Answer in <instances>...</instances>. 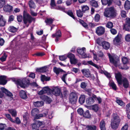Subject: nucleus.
Returning <instances> with one entry per match:
<instances>
[{
	"label": "nucleus",
	"mask_w": 130,
	"mask_h": 130,
	"mask_svg": "<svg viewBox=\"0 0 130 130\" xmlns=\"http://www.w3.org/2000/svg\"><path fill=\"white\" fill-rule=\"evenodd\" d=\"M116 12L113 7L107 8L105 9L104 15L107 17L114 18L116 16Z\"/></svg>",
	"instance_id": "obj_1"
},
{
	"label": "nucleus",
	"mask_w": 130,
	"mask_h": 130,
	"mask_svg": "<svg viewBox=\"0 0 130 130\" xmlns=\"http://www.w3.org/2000/svg\"><path fill=\"white\" fill-rule=\"evenodd\" d=\"M67 56L68 58H70L71 64H75L77 63V60L75 58V56L74 55L72 54H70L67 56L65 55L59 56V58L61 60H64L67 58Z\"/></svg>",
	"instance_id": "obj_2"
},
{
	"label": "nucleus",
	"mask_w": 130,
	"mask_h": 130,
	"mask_svg": "<svg viewBox=\"0 0 130 130\" xmlns=\"http://www.w3.org/2000/svg\"><path fill=\"white\" fill-rule=\"evenodd\" d=\"M28 82L29 81L28 79L26 78H24L21 80L20 79H17L15 83L21 87L24 88L27 87Z\"/></svg>",
	"instance_id": "obj_3"
},
{
	"label": "nucleus",
	"mask_w": 130,
	"mask_h": 130,
	"mask_svg": "<svg viewBox=\"0 0 130 130\" xmlns=\"http://www.w3.org/2000/svg\"><path fill=\"white\" fill-rule=\"evenodd\" d=\"M110 61L115 66H117L119 61V60L118 57L115 55H111L109 53L108 54Z\"/></svg>",
	"instance_id": "obj_4"
},
{
	"label": "nucleus",
	"mask_w": 130,
	"mask_h": 130,
	"mask_svg": "<svg viewBox=\"0 0 130 130\" xmlns=\"http://www.w3.org/2000/svg\"><path fill=\"white\" fill-rule=\"evenodd\" d=\"M77 96L75 92H72L70 94L69 97V101L72 104H74L76 102L77 99Z\"/></svg>",
	"instance_id": "obj_5"
},
{
	"label": "nucleus",
	"mask_w": 130,
	"mask_h": 130,
	"mask_svg": "<svg viewBox=\"0 0 130 130\" xmlns=\"http://www.w3.org/2000/svg\"><path fill=\"white\" fill-rule=\"evenodd\" d=\"M23 18L24 22L25 24H26L28 22L30 23L33 20V18L31 16L25 11L24 12Z\"/></svg>",
	"instance_id": "obj_6"
},
{
	"label": "nucleus",
	"mask_w": 130,
	"mask_h": 130,
	"mask_svg": "<svg viewBox=\"0 0 130 130\" xmlns=\"http://www.w3.org/2000/svg\"><path fill=\"white\" fill-rule=\"evenodd\" d=\"M86 49L85 47H83L82 48H78L77 51L78 53L83 58H86L89 57V56L85 53Z\"/></svg>",
	"instance_id": "obj_7"
},
{
	"label": "nucleus",
	"mask_w": 130,
	"mask_h": 130,
	"mask_svg": "<svg viewBox=\"0 0 130 130\" xmlns=\"http://www.w3.org/2000/svg\"><path fill=\"white\" fill-rule=\"evenodd\" d=\"M105 31V28L102 26L98 27L96 29V32L99 36L103 34L104 33Z\"/></svg>",
	"instance_id": "obj_8"
},
{
	"label": "nucleus",
	"mask_w": 130,
	"mask_h": 130,
	"mask_svg": "<svg viewBox=\"0 0 130 130\" xmlns=\"http://www.w3.org/2000/svg\"><path fill=\"white\" fill-rule=\"evenodd\" d=\"M126 24L123 26V29L125 30L129 31H130V18H127L126 19Z\"/></svg>",
	"instance_id": "obj_9"
},
{
	"label": "nucleus",
	"mask_w": 130,
	"mask_h": 130,
	"mask_svg": "<svg viewBox=\"0 0 130 130\" xmlns=\"http://www.w3.org/2000/svg\"><path fill=\"white\" fill-rule=\"evenodd\" d=\"M122 38V36L120 34L118 35L113 40V43L116 45L119 44L121 42V39Z\"/></svg>",
	"instance_id": "obj_10"
},
{
	"label": "nucleus",
	"mask_w": 130,
	"mask_h": 130,
	"mask_svg": "<svg viewBox=\"0 0 130 130\" xmlns=\"http://www.w3.org/2000/svg\"><path fill=\"white\" fill-rule=\"evenodd\" d=\"M120 118L117 114L114 113L113 114L112 118L111 120V121L120 123Z\"/></svg>",
	"instance_id": "obj_11"
},
{
	"label": "nucleus",
	"mask_w": 130,
	"mask_h": 130,
	"mask_svg": "<svg viewBox=\"0 0 130 130\" xmlns=\"http://www.w3.org/2000/svg\"><path fill=\"white\" fill-rule=\"evenodd\" d=\"M60 92V89L57 87H54L51 90V93H52L54 94L56 96H58L59 95Z\"/></svg>",
	"instance_id": "obj_12"
},
{
	"label": "nucleus",
	"mask_w": 130,
	"mask_h": 130,
	"mask_svg": "<svg viewBox=\"0 0 130 130\" xmlns=\"http://www.w3.org/2000/svg\"><path fill=\"white\" fill-rule=\"evenodd\" d=\"M51 89L48 87H44L43 89L38 93L39 95H42L43 93H51Z\"/></svg>",
	"instance_id": "obj_13"
},
{
	"label": "nucleus",
	"mask_w": 130,
	"mask_h": 130,
	"mask_svg": "<svg viewBox=\"0 0 130 130\" xmlns=\"http://www.w3.org/2000/svg\"><path fill=\"white\" fill-rule=\"evenodd\" d=\"M82 126L83 128H87L88 130H96V127L95 125H82Z\"/></svg>",
	"instance_id": "obj_14"
},
{
	"label": "nucleus",
	"mask_w": 130,
	"mask_h": 130,
	"mask_svg": "<svg viewBox=\"0 0 130 130\" xmlns=\"http://www.w3.org/2000/svg\"><path fill=\"white\" fill-rule=\"evenodd\" d=\"M1 89L3 92L5 93L7 95L11 98H12L13 96L12 94L8 90L3 87L1 88Z\"/></svg>",
	"instance_id": "obj_15"
},
{
	"label": "nucleus",
	"mask_w": 130,
	"mask_h": 130,
	"mask_svg": "<svg viewBox=\"0 0 130 130\" xmlns=\"http://www.w3.org/2000/svg\"><path fill=\"white\" fill-rule=\"evenodd\" d=\"M6 76H0V84L5 85L7 83Z\"/></svg>",
	"instance_id": "obj_16"
},
{
	"label": "nucleus",
	"mask_w": 130,
	"mask_h": 130,
	"mask_svg": "<svg viewBox=\"0 0 130 130\" xmlns=\"http://www.w3.org/2000/svg\"><path fill=\"white\" fill-rule=\"evenodd\" d=\"M53 37H56V39L55 40V41L57 42L59 40V38L61 36V33L60 31L59 30L57 31L55 34H53L52 35Z\"/></svg>",
	"instance_id": "obj_17"
},
{
	"label": "nucleus",
	"mask_w": 130,
	"mask_h": 130,
	"mask_svg": "<svg viewBox=\"0 0 130 130\" xmlns=\"http://www.w3.org/2000/svg\"><path fill=\"white\" fill-rule=\"evenodd\" d=\"M116 78L119 84H122L121 75L120 73H118L115 75Z\"/></svg>",
	"instance_id": "obj_18"
},
{
	"label": "nucleus",
	"mask_w": 130,
	"mask_h": 130,
	"mask_svg": "<svg viewBox=\"0 0 130 130\" xmlns=\"http://www.w3.org/2000/svg\"><path fill=\"white\" fill-rule=\"evenodd\" d=\"M20 97L23 99H25L27 97L26 92L24 91L21 90L19 92Z\"/></svg>",
	"instance_id": "obj_19"
},
{
	"label": "nucleus",
	"mask_w": 130,
	"mask_h": 130,
	"mask_svg": "<svg viewBox=\"0 0 130 130\" xmlns=\"http://www.w3.org/2000/svg\"><path fill=\"white\" fill-rule=\"evenodd\" d=\"M81 71L83 74L86 77H89L90 76V73L88 69H84L82 70Z\"/></svg>",
	"instance_id": "obj_20"
},
{
	"label": "nucleus",
	"mask_w": 130,
	"mask_h": 130,
	"mask_svg": "<svg viewBox=\"0 0 130 130\" xmlns=\"http://www.w3.org/2000/svg\"><path fill=\"white\" fill-rule=\"evenodd\" d=\"M94 101V97L89 98L86 99V102L87 104L88 105L93 104Z\"/></svg>",
	"instance_id": "obj_21"
},
{
	"label": "nucleus",
	"mask_w": 130,
	"mask_h": 130,
	"mask_svg": "<svg viewBox=\"0 0 130 130\" xmlns=\"http://www.w3.org/2000/svg\"><path fill=\"white\" fill-rule=\"evenodd\" d=\"M102 44L103 48L106 50L108 49L110 47V44L108 42L104 41L102 42Z\"/></svg>",
	"instance_id": "obj_22"
},
{
	"label": "nucleus",
	"mask_w": 130,
	"mask_h": 130,
	"mask_svg": "<svg viewBox=\"0 0 130 130\" xmlns=\"http://www.w3.org/2000/svg\"><path fill=\"white\" fill-rule=\"evenodd\" d=\"M4 11L6 12H9L12 9V7L9 5H6L3 8Z\"/></svg>",
	"instance_id": "obj_23"
},
{
	"label": "nucleus",
	"mask_w": 130,
	"mask_h": 130,
	"mask_svg": "<svg viewBox=\"0 0 130 130\" xmlns=\"http://www.w3.org/2000/svg\"><path fill=\"white\" fill-rule=\"evenodd\" d=\"M119 123L111 121V128L114 129H116L118 128Z\"/></svg>",
	"instance_id": "obj_24"
},
{
	"label": "nucleus",
	"mask_w": 130,
	"mask_h": 130,
	"mask_svg": "<svg viewBox=\"0 0 130 130\" xmlns=\"http://www.w3.org/2000/svg\"><path fill=\"white\" fill-rule=\"evenodd\" d=\"M33 104L36 107H39L42 106L43 105V102L42 101H38L34 102Z\"/></svg>",
	"instance_id": "obj_25"
},
{
	"label": "nucleus",
	"mask_w": 130,
	"mask_h": 130,
	"mask_svg": "<svg viewBox=\"0 0 130 130\" xmlns=\"http://www.w3.org/2000/svg\"><path fill=\"white\" fill-rule=\"evenodd\" d=\"M105 123L103 120H102L100 123V127L101 130H106Z\"/></svg>",
	"instance_id": "obj_26"
},
{
	"label": "nucleus",
	"mask_w": 130,
	"mask_h": 130,
	"mask_svg": "<svg viewBox=\"0 0 130 130\" xmlns=\"http://www.w3.org/2000/svg\"><path fill=\"white\" fill-rule=\"evenodd\" d=\"M6 21L3 18V16L0 15V26H4L5 24Z\"/></svg>",
	"instance_id": "obj_27"
},
{
	"label": "nucleus",
	"mask_w": 130,
	"mask_h": 130,
	"mask_svg": "<svg viewBox=\"0 0 130 130\" xmlns=\"http://www.w3.org/2000/svg\"><path fill=\"white\" fill-rule=\"evenodd\" d=\"M47 67L45 66L44 67L41 68H37L36 69V71L40 72H44L46 71Z\"/></svg>",
	"instance_id": "obj_28"
},
{
	"label": "nucleus",
	"mask_w": 130,
	"mask_h": 130,
	"mask_svg": "<svg viewBox=\"0 0 130 130\" xmlns=\"http://www.w3.org/2000/svg\"><path fill=\"white\" fill-rule=\"evenodd\" d=\"M8 111L13 117H15L16 116L17 112L15 110L13 109H9Z\"/></svg>",
	"instance_id": "obj_29"
},
{
	"label": "nucleus",
	"mask_w": 130,
	"mask_h": 130,
	"mask_svg": "<svg viewBox=\"0 0 130 130\" xmlns=\"http://www.w3.org/2000/svg\"><path fill=\"white\" fill-rule=\"evenodd\" d=\"M42 99L44 101L46 102V103H50L51 102V99L45 95H43L42 96Z\"/></svg>",
	"instance_id": "obj_30"
},
{
	"label": "nucleus",
	"mask_w": 130,
	"mask_h": 130,
	"mask_svg": "<svg viewBox=\"0 0 130 130\" xmlns=\"http://www.w3.org/2000/svg\"><path fill=\"white\" fill-rule=\"evenodd\" d=\"M85 97L84 95H81L79 98V102L81 104H83L85 102Z\"/></svg>",
	"instance_id": "obj_31"
},
{
	"label": "nucleus",
	"mask_w": 130,
	"mask_h": 130,
	"mask_svg": "<svg viewBox=\"0 0 130 130\" xmlns=\"http://www.w3.org/2000/svg\"><path fill=\"white\" fill-rule=\"evenodd\" d=\"M123 82L124 87L125 88H127L128 87L129 83L127 79L124 78L123 80Z\"/></svg>",
	"instance_id": "obj_32"
},
{
	"label": "nucleus",
	"mask_w": 130,
	"mask_h": 130,
	"mask_svg": "<svg viewBox=\"0 0 130 130\" xmlns=\"http://www.w3.org/2000/svg\"><path fill=\"white\" fill-rule=\"evenodd\" d=\"M124 7L126 10L129 9L130 8V2L126 1L124 4Z\"/></svg>",
	"instance_id": "obj_33"
},
{
	"label": "nucleus",
	"mask_w": 130,
	"mask_h": 130,
	"mask_svg": "<svg viewBox=\"0 0 130 130\" xmlns=\"http://www.w3.org/2000/svg\"><path fill=\"white\" fill-rule=\"evenodd\" d=\"M29 5L31 8L35 9L36 7L35 4L31 0L29 1Z\"/></svg>",
	"instance_id": "obj_34"
},
{
	"label": "nucleus",
	"mask_w": 130,
	"mask_h": 130,
	"mask_svg": "<svg viewBox=\"0 0 130 130\" xmlns=\"http://www.w3.org/2000/svg\"><path fill=\"white\" fill-rule=\"evenodd\" d=\"M122 62L124 64H127L129 61V59L127 57H123L122 59Z\"/></svg>",
	"instance_id": "obj_35"
},
{
	"label": "nucleus",
	"mask_w": 130,
	"mask_h": 130,
	"mask_svg": "<svg viewBox=\"0 0 130 130\" xmlns=\"http://www.w3.org/2000/svg\"><path fill=\"white\" fill-rule=\"evenodd\" d=\"M47 114V110H46V113H44V114L43 115L42 114H40L38 115H36L35 117V118L36 119H39L41 117H42L43 116H46Z\"/></svg>",
	"instance_id": "obj_36"
},
{
	"label": "nucleus",
	"mask_w": 130,
	"mask_h": 130,
	"mask_svg": "<svg viewBox=\"0 0 130 130\" xmlns=\"http://www.w3.org/2000/svg\"><path fill=\"white\" fill-rule=\"evenodd\" d=\"M39 113V111L36 108H35L33 109L31 113L32 115L34 116L36 115H37V114Z\"/></svg>",
	"instance_id": "obj_37"
},
{
	"label": "nucleus",
	"mask_w": 130,
	"mask_h": 130,
	"mask_svg": "<svg viewBox=\"0 0 130 130\" xmlns=\"http://www.w3.org/2000/svg\"><path fill=\"white\" fill-rule=\"evenodd\" d=\"M53 70L54 72L57 74H59L60 72H62L63 71L62 69L57 68L56 67L54 68Z\"/></svg>",
	"instance_id": "obj_38"
},
{
	"label": "nucleus",
	"mask_w": 130,
	"mask_h": 130,
	"mask_svg": "<svg viewBox=\"0 0 130 130\" xmlns=\"http://www.w3.org/2000/svg\"><path fill=\"white\" fill-rule=\"evenodd\" d=\"M110 85L112 87L113 89L116 90L117 89V87L114 82L110 81L109 83Z\"/></svg>",
	"instance_id": "obj_39"
},
{
	"label": "nucleus",
	"mask_w": 130,
	"mask_h": 130,
	"mask_svg": "<svg viewBox=\"0 0 130 130\" xmlns=\"http://www.w3.org/2000/svg\"><path fill=\"white\" fill-rule=\"evenodd\" d=\"M9 30L11 32H14L17 31V29L13 26H11L9 28Z\"/></svg>",
	"instance_id": "obj_40"
},
{
	"label": "nucleus",
	"mask_w": 130,
	"mask_h": 130,
	"mask_svg": "<svg viewBox=\"0 0 130 130\" xmlns=\"http://www.w3.org/2000/svg\"><path fill=\"white\" fill-rule=\"evenodd\" d=\"M50 79V77L46 76L44 75H42L41 76V80L42 81H48Z\"/></svg>",
	"instance_id": "obj_41"
},
{
	"label": "nucleus",
	"mask_w": 130,
	"mask_h": 130,
	"mask_svg": "<svg viewBox=\"0 0 130 130\" xmlns=\"http://www.w3.org/2000/svg\"><path fill=\"white\" fill-rule=\"evenodd\" d=\"M90 5L93 6L97 7L98 6L97 2L94 0H92L90 2Z\"/></svg>",
	"instance_id": "obj_42"
},
{
	"label": "nucleus",
	"mask_w": 130,
	"mask_h": 130,
	"mask_svg": "<svg viewBox=\"0 0 130 130\" xmlns=\"http://www.w3.org/2000/svg\"><path fill=\"white\" fill-rule=\"evenodd\" d=\"M53 20L51 18L47 19L45 20V22L47 25L51 24L53 22Z\"/></svg>",
	"instance_id": "obj_43"
},
{
	"label": "nucleus",
	"mask_w": 130,
	"mask_h": 130,
	"mask_svg": "<svg viewBox=\"0 0 130 130\" xmlns=\"http://www.w3.org/2000/svg\"><path fill=\"white\" fill-rule=\"evenodd\" d=\"M106 26L108 28H111L113 27V24L111 22H108L106 25Z\"/></svg>",
	"instance_id": "obj_44"
},
{
	"label": "nucleus",
	"mask_w": 130,
	"mask_h": 130,
	"mask_svg": "<svg viewBox=\"0 0 130 130\" xmlns=\"http://www.w3.org/2000/svg\"><path fill=\"white\" fill-rule=\"evenodd\" d=\"M83 116L86 118H89L90 117L89 111L88 110H87L83 114Z\"/></svg>",
	"instance_id": "obj_45"
},
{
	"label": "nucleus",
	"mask_w": 130,
	"mask_h": 130,
	"mask_svg": "<svg viewBox=\"0 0 130 130\" xmlns=\"http://www.w3.org/2000/svg\"><path fill=\"white\" fill-rule=\"evenodd\" d=\"M82 8L83 12H84L88 10L89 8L88 6L85 5L82 6Z\"/></svg>",
	"instance_id": "obj_46"
},
{
	"label": "nucleus",
	"mask_w": 130,
	"mask_h": 130,
	"mask_svg": "<svg viewBox=\"0 0 130 130\" xmlns=\"http://www.w3.org/2000/svg\"><path fill=\"white\" fill-rule=\"evenodd\" d=\"M6 117L7 118V119L10 120L11 122L13 123H14V121H13L12 118H11V116L9 114H5V115Z\"/></svg>",
	"instance_id": "obj_47"
},
{
	"label": "nucleus",
	"mask_w": 130,
	"mask_h": 130,
	"mask_svg": "<svg viewBox=\"0 0 130 130\" xmlns=\"http://www.w3.org/2000/svg\"><path fill=\"white\" fill-rule=\"evenodd\" d=\"M7 57V55L5 54L1 57L0 58V60L2 62L5 61Z\"/></svg>",
	"instance_id": "obj_48"
},
{
	"label": "nucleus",
	"mask_w": 130,
	"mask_h": 130,
	"mask_svg": "<svg viewBox=\"0 0 130 130\" xmlns=\"http://www.w3.org/2000/svg\"><path fill=\"white\" fill-rule=\"evenodd\" d=\"M92 108L93 110L95 111H96L98 110L99 107L98 105H95L92 106Z\"/></svg>",
	"instance_id": "obj_49"
},
{
	"label": "nucleus",
	"mask_w": 130,
	"mask_h": 130,
	"mask_svg": "<svg viewBox=\"0 0 130 130\" xmlns=\"http://www.w3.org/2000/svg\"><path fill=\"white\" fill-rule=\"evenodd\" d=\"M78 113L80 115H82L83 114L84 111L83 109L81 108H79L77 110Z\"/></svg>",
	"instance_id": "obj_50"
},
{
	"label": "nucleus",
	"mask_w": 130,
	"mask_h": 130,
	"mask_svg": "<svg viewBox=\"0 0 130 130\" xmlns=\"http://www.w3.org/2000/svg\"><path fill=\"white\" fill-rule=\"evenodd\" d=\"M80 23L83 25L84 27L86 28L87 27L88 25L85 22L83 21L80 20Z\"/></svg>",
	"instance_id": "obj_51"
},
{
	"label": "nucleus",
	"mask_w": 130,
	"mask_h": 130,
	"mask_svg": "<svg viewBox=\"0 0 130 130\" xmlns=\"http://www.w3.org/2000/svg\"><path fill=\"white\" fill-rule=\"evenodd\" d=\"M125 39L126 41H130V34L126 35L125 37Z\"/></svg>",
	"instance_id": "obj_52"
},
{
	"label": "nucleus",
	"mask_w": 130,
	"mask_h": 130,
	"mask_svg": "<svg viewBox=\"0 0 130 130\" xmlns=\"http://www.w3.org/2000/svg\"><path fill=\"white\" fill-rule=\"evenodd\" d=\"M77 16L79 17H81L83 15L82 12L80 10H77Z\"/></svg>",
	"instance_id": "obj_53"
},
{
	"label": "nucleus",
	"mask_w": 130,
	"mask_h": 130,
	"mask_svg": "<svg viewBox=\"0 0 130 130\" xmlns=\"http://www.w3.org/2000/svg\"><path fill=\"white\" fill-rule=\"evenodd\" d=\"M100 15L98 14H96L95 17V20L96 22L98 21L100 19Z\"/></svg>",
	"instance_id": "obj_54"
},
{
	"label": "nucleus",
	"mask_w": 130,
	"mask_h": 130,
	"mask_svg": "<svg viewBox=\"0 0 130 130\" xmlns=\"http://www.w3.org/2000/svg\"><path fill=\"white\" fill-rule=\"evenodd\" d=\"M51 5L52 8H53L56 6L54 0H51Z\"/></svg>",
	"instance_id": "obj_55"
},
{
	"label": "nucleus",
	"mask_w": 130,
	"mask_h": 130,
	"mask_svg": "<svg viewBox=\"0 0 130 130\" xmlns=\"http://www.w3.org/2000/svg\"><path fill=\"white\" fill-rule=\"evenodd\" d=\"M36 124L37 125V126L38 127H40V126H41L43 124L42 122H40L39 121H37L36 122Z\"/></svg>",
	"instance_id": "obj_56"
},
{
	"label": "nucleus",
	"mask_w": 130,
	"mask_h": 130,
	"mask_svg": "<svg viewBox=\"0 0 130 130\" xmlns=\"http://www.w3.org/2000/svg\"><path fill=\"white\" fill-rule=\"evenodd\" d=\"M94 97V100H97L99 103H101L102 101L101 98L100 97Z\"/></svg>",
	"instance_id": "obj_57"
},
{
	"label": "nucleus",
	"mask_w": 130,
	"mask_h": 130,
	"mask_svg": "<svg viewBox=\"0 0 130 130\" xmlns=\"http://www.w3.org/2000/svg\"><path fill=\"white\" fill-rule=\"evenodd\" d=\"M80 86L81 88H85L87 86V84L85 82H82Z\"/></svg>",
	"instance_id": "obj_58"
},
{
	"label": "nucleus",
	"mask_w": 130,
	"mask_h": 130,
	"mask_svg": "<svg viewBox=\"0 0 130 130\" xmlns=\"http://www.w3.org/2000/svg\"><path fill=\"white\" fill-rule=\"evenodd\" d=\"M128 127V124H126L122 127L121 130H127Z\"/></svg>",
	"instance_id": "obj_59"
},
{
	"label": "nucleus",
	"mask_w": 130,
	"mask_h": 130,
	"mask_svg": "<svg viewBox=\"0 0 130 130\" xmlns=\"http://www.w3.org/2000/svg\"><path fill=\"white\" fill-rule=\"evenodd\" d=\"M5 2L4 0L0 1V8L2 7L5 4Z\"/></svg>",
	"instance_id": "obj_60"
},
{
	"label": "nucleus",
	"mask_w": 130,
	"mask_h": 130,
	"mask_svg": "<svg viewBox=\"0 0 130 130\" xmlns=\"http://www.w3.org/2000/svg\"><path fill=\"white\" fill-rule=\"evenodd\" d=\"M110 31L112 34L113 35L116 34L117 33V30L114 29H111L110 30Z\"/></svg>",
	"instance_id": "obj_61"
},
{
	"label": "nucleus",
	"mask_w": 130,
	"mask_h": 130,
	"mask_svg": "<svg viewBox=\"0 0 130 130\" xmlns=\"http://www.w3.org/2000/svg\"><path fill=\"white\" fill-rule=\"evenodd\" d=\"M117 103L119 105L122 106L123 105V103L122 101L120 100H117L116 101Z\"/></svg>",
	"instance_id": "obj_62"
},
{
	"label": "nucleus",
	"mask_w": 130,
	"mask_h": 130,
	"mask_svg": "<svg viewBox=\"0 0 130 130\" xmlns=\"http://www.w3.org/2000/svg\"><path fill=\"white\" fill-rule=\"evenodd\" d=\"M121 15L122 17H125L126 16L125 11L124 10H122L121 12Z\"/></svg>",
	"instance_id": "obj_63"
},
{
	"label": "nucleus",
	"mask_w": 130,
	"mask_h": 130,
	"mask_svg": "<svg viewBox=\"0 0 130 130\" xmlns=\"http://www.w3.org/2000/svg\"><path fill=\"white\" fill-rule=\"evenodd\" d=\"M126 109L127 111H130V103L128 104L126 106Z\"/></svg>",
	"instance_id": "obj_64"
}]
</instances>
